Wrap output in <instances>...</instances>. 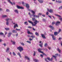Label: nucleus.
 I'll return each instance as SVG.
<instances>
[{"label": "nucleus", "mask_w": 62, "mask_h": 62, "mask_svg": "<svg viewBox=\"0 0 62 62\" xmlns=\"http://www.w3.org/2000/svg\"><path fill=\"white\" fill-rule=\"evenodd\" d=\"M2 17L3 18H5V17H7V16L6 15H2Z\"/></svg>", "instance_id": "2f4dec72"}, {"label": "nucleus", "mask_w": 62, "mask_h": 62, "mask_svg": "<svg viewBox=\"0 0 62 62\" xmlns=\"http://www.w3.org/2000/svg\"><path fill=\"white\" fill-rule=\"evenodd\" d=\"M27 23V22H26L24 23V24H26V25H27L28 24V23Z\"/></svg>", "instance_id": "c9c22d12"}, {"label": "nucleus", "mask_w": 62, "mask_h": 62, "mask_svg": "<svg viewBox=\"0 0 62 62\" xmlns=\"http://www.w3.org/2000/svg\"><path fill=\"white\" fill-rule=\"evenodd\" d=\"M16 30H17V31H20L21 30L20 29H16Z\"/></svg>", "instance_id": "4d7b16f0"}, {"label": "nucleus", "mask_w": 62, "mask_h": 62, "mask_svg": "<svg viewBox=\"0 0 62 62\" xmlns=\"http://www.w3.org/2000/svg\"><path fill=\"white\" fill-rule=\"evenodd\" d=\"M28 22H29V23L32 24V26H36V24H33V22H31V21H28Z\"/></svg>", "instance_id": "20e7f679"}, {"label": "nucleus", "mask_w": 62, "mask_h": 62, "mask_svg": "<svg viewBox=\"0 0 62 62\" xmlns=\"http://www.w3.org/2000/svg\"><path fill=\"white\" fill-rule=\"evenodd\" d=\"M41 49L40 48L38 49V51L39 53H43V52L41 51Z\"/></svg>", "instance_id": "ddd939ff"}, {"label": "nucleus", "mask_w": 62, "mask_h": 62, "mask_svg": "<svg viewBox=\"0 0 62 62\" xmlns=\"http://www.w3.org/2000/svg\"><path fill=\"white\" fill-rule=\"evenodd\" d=\"M10 20L11 21V19H10V18H7L6 19V20L7 21V22L6 23V24L7 25H8V21H9Z\"/></svg>", "instance_id": "7ed1b4c3"}, {"label": "nucleus", "mask_w": 62, "mask_h": 62, "mask_svg": "<svg viewBox=\"0 0 62 62\" xmlns=\"http://www.w3.org/2000/svg\"><path fill=\"white\" fill-rule=\"evenodd\" d=\"M16 27H18V25H17V24H16L14 26V28H16Z\"/></svg>", "instance_id": "a878e982"}, {"label": "nucleus", "mask_w": 62, "mask_h": 62, "mask_svg": "<svg viewBox=\"0 0 62 62\" xmlns=\"http://www.w3.org/2000/svg\"><path fill=\"white\" fill-rule=\"evenodd\" d=\"M29 40L30 41H31V40H33V39H31V38H30Z\"/></svg>", "instance_id": "338daca9"}, {"label": "nucleus", "mask_w": 62, "mask_h": 62, "mask_svg": "<svg viewBox=\"0 0 62 62\" xmlns=\"http://www.w3.org/2000/svg\"><path fill=\"white\" fill-rule=\"evenodd\" d=\"M41 15V14L40 13H39L38 14V16H40V15Z\"/></svg>", "instance_id": "5fc2aeb1"}, {"label": "nucleus", "mask_w": 62, "mask_h": 62, "mask_svg": "<svg viewBox=\"0 0 62 62\" xmlns=\"http://www.w3.org/2000/svg\"><path fill=\"white\" fill-rule=\"evenodd\" d=\"M45 61H46V62H49V61H48L47 60V59H45Z\"/></svg>", "instance_id": "3c124183"}, {"label": "nucleus", "mask_w": 62, "mask_h": 62, "mask_svg": "<svg viewBox=\"0 0 62 62\" xmlns=\"http://www.w3.org/2000/svg\"><path fill=\"white\" fill-rule=\"evenodd\" d=\"M59 8V9H61L62 8V6H61V7H60Z\"/></svg>", "instance_id": "37998d69"}, {"label": "nucleus", "mask_w": 62, "mask_h": 62, "mask_svg": "<svg viewBox=\"0 0 62 62\" xmlns=\"http://www.w3.org/2000/svg\"><path fill=\"white\" fill-rule=\"evenodd\" d=\"M51 36L52 37V38L54 40H55V36H54V35L53 34H52Z\"/></svg>", "instance_id": "6e6552de"}, {"label": "nucleus", "mask_w": 62, "mask_h": 62, "mask_svg": "<svg viewBox=\"0 0 62 62\" xmlns=\"http://www.w3.org/2000/svg\"><path fill=\"white\" fill-rule=\"evenodd\" d=\"M4 35V33H3L2 32H1L0 33V35Z\"/></svg>", "instance_id": "a19ab883"}, {"label": "nucleus", "mask_w": 62, "mask_h": 62, "mask_svg": "<svg viewBox=\"0 0 62 62\" xmlns=\"http://www.w3.org/2000/svg\"><path fill=\"white\" fill-rule=\"evenodd\" d=\"M55 15V16H57L58 17H60V18H61V16L59 15H56V14Z\"/></svg>", "instance_id": "72a5a7b5"}, {"label": "nucleus", "mask_w": 62, "mask_h": 62, "mask_svg": "<svg viewBox=\"0 0 62 62\" xmlns=\"http://www.w3.org/2000/svg\"><path fill=\"white\" fill-rule=\"evenodd\" d=\"M32 30H34V31H36V29H34V28H33Z\"/></svg>", "instance_id": "052dcab7"}, {"label": "nucleus", "mask_w": 62, "mask_h": 62, "mask_svg": "<svg viewBox=\"0 0 62 62\" xmlns=\"http://www.w3.org/2000/svg\"><path fill=\"white\" fill-rule=\"evenodd\" d=\"M47 59L50 61H52V60H53V58H52L51 59L49 57H47Z\"/></svg>", "instance_id": "1a4fd4ad"}, {"label": "nucleus", "mask_w": 62, "mask_h": 62, "mask_svg": "<svg viewBox=\"0 0 62 62\" xmlns=\"http://www.w3.org/2000/svg\"><path fill=\"white\" fill-rule=\"evenodd\" d=\"M10 48H8L6 50V52L7 53H9V50Z\"/></svg>", "instance_id": "4468645a"}, {"label": "nucleus", "mask_w": 62, "mask_h": 62, "mask_svg": "<svg viewBox=\"0 0 62 62\" xmlns=\"http://www.w3.org/2000/svg\"><path fill=\"white\" fill-rule=\"evenodd\" d=\"M45 34H41L42 38L43 39H46V37H45Z\"/></svg>", "instance_id": "f8f14e48"}, {"label": "nucleus", "mask_w": 62, "mask_h": 62, "mask_svg": "<svg viewBox=\"0 0 62 62\" xmlns=\"http://www.w3.org/2000/svg\"><path fill=\"white\" fill-rule=\"evenodd\" d=\"M43 45V43H42L41 44H39V45L40 46V47H42V48L43 47V46H42Z\"/></svg>", "instance_id": "473e14b6"}, {"label": "nucleus", "mask_w": 62, "mask_h": 62, "mask_svg": "<svg viewBox=\"0 0 62 62\" xmlns=\"http://www.w3.org/2000/svg\"><path fill=\"white\" fill-rule=\"evenodd\" d=\"M56 2H57L59 3L60 4H61V3H62V1H61L58 0L57 1H56Z\"/></svg>", "instance_id": "b1692460"}, {"label": "nucleus", "mask_w": 62, "mask_h": 62, "mask_svg": "<svg viewBox=\"0 0 62 62\" xmlns=\"http://www.w3.org/2000/svg\"><path fill=\"white\" fill-rule=\"evenodd\" d=\"M32 19L33 21H35V18H32Z\"/></svg>", "instance_id": "8fccbe9b"}, {"label": "nucleus", "mask_w": 62, "mask_h": 62, "mask_svg": "<svg viewBox=\"0 0 62 62\" xmlns=\"http://www.w3.org/2000/svg\"><path fill=\"white\" fill-rule=\"evenodd\" d=\"M22 4H23V6H24V2H22Z\"/></svg>", "instance_id": "864d4df0"}, {"label": "nucleus", "mask_w": 62, "mask_h": 62, "mask_svg": "<svg viewBox=\"0 0 62 62\" xmlns=\"http://www.w3.org/2000/svg\"><path fill=\"white\" fill-rule=\"evenodd\" d=\"M47 10L49 11V12H50V13H52V12H53V10H52V9H51L50 10H49V9H47Z\"/></svg>", "instance_id": "9d476101"}, {"label": "nucleus", "mask_w": 62, "mask_h": 62, "mask_svg": "<svg viewBox=\"0 0 62 62\" xmlns=\"http://www.w3.org/2000/svg\"><path fill=\"white\" fill-rule=\"evenodd\" d=\"M2 11V9L1 8H0V11Z\"/></svg>", "instance_id": "774afa93"}, {"label": "nucleus", "mask_w": 62, "mask_h": 62, "mask_svg": "<svg viewBox=\"0 0 62 62\" xmlns=\"http://www.w3.org/2000/svg\"><path fill=\"white\" fill-rule=\"evenodd\" d=\"M11 42L12 43L13 45H15V42L14 41H13L12 40H11Z\"/></svg>", "instance_id": "412c9836"}, {"label": "nucleus", "mask_w": 62, "mask_h": 62, "mask_svg": "<svg viewBox=\"0 0 62 62\" xmlns=\"http://www.w3.org/2000/svg\"><path fill=\"white\" fill-rule=\"evenodd\" d=\"M11 33H8V37H10V36H11Z\"/></svg>", "instance_id": "5701e85b"}, {"label": "nucleus", "mask_w": 62, "mask_h": 62, "mask_svg": "<svg viewBox=\"0 0 62 62\" xmlns=\"http://www.w3.org/2000/svg\"><path fill=\"white\" fill-rule=\"evenodd\" d=\"M42 15V16H43V17H45V15Z\"/></svg>", "instance_id": "e2e57ef3"}, {"label": "nucleus", "mask_w": 62, "mask_h": 62, "mask_svg": "<svg viewBox=\"0 0 62 62\" xmlns=\"http://www.w3.org/2000/svg\"><path fill=\"white\" fill-rule=\"evenodd\" d=\"M27 42H28V43H30V44H31V42H30V41H27Z\"/></svg>", "instance_id": "79ce46f5"}, {"label": "nucleus", "mask_w": 62, "mask_h": 62, "mask_svg": "<svg viewBox=\"0 0 62 62\" xmlns=\"http://www.w3.org/2000/svg\"><path fill=\"white\" fill-rule=\"evenodd\" d=\"M17 49L19 50L20 52H21L22 51H23V47L20 46H19L17 47Z\"/></svg>", "instance_id": "f03ea898"}, {"label": "nucleus", "mask_w": 62, "mask_h": 62, "mask_svg": "<svg viewBox=\"0 0 62 62\" xmlns=\"http://www.w3.org/2000/svg\"><path fill=\"white\" fill-rule=\"evenodd\" d=\"M26 6L27 8H29V5L28 4H26Z\"/></svg>", "instance_id": "4be33fe9"}, {"label": "nucleus", "mask_w": 62, "mask_h": 62, "mask_svg": "<svg viewBox=\"0 0 62 62\" xmlns=\"http://www.w3.org/2000/svg\"><path fill=\"white\" fill-rule=\"evenodd\" d=\"M61 31V29H59V33Z\"/></svg>", "instance_id": "bf43d9fd"}, {"label": "nucleus", "mask_w": 62, "mask_h": 62, "mask_svg": "<svg viewBox=\"0 0 62 62\" xmlns=\"http://www.w3.org/2000/svg\"><path fill=\"white\" fill-rule=\"evenodd\" d=\"M42 54H43V55H45L46 56V54H45L44 53H43H43H42Z\"/></svg>", "instance_id": "6e6d98bb"}, {"label": "nucleus", "mask_w": 62, "mask_h": 62, "mask_svg": "<svg viewBox=\"0 0 62 62\" xmlns=\"http://www.w3.org/2000/svg\"><path fill=\"white\" fill-rule=\"evenodd\" d=\"M57 50L59 52V53H61V50L59 48H58L57 49Z\"/></svg>", "instance_id": "c85d7f7f"}, {"label": "nucleus", "mask_w": 62, "mask_h": 62, "mask_svg": "<svg viewBox=\"0 0 62 62\" xmlns=\"http://www.w3.org/2000/svg\"><path fill=\"white\" fill-rule=\"evenodd\" d=\"M60 23V22L58 21L56 22V25H58L59 23Z\"/></svg>", "instance_id": "a211bd4d"}, {"label": "nucleus", "mask_w": 62, "mask_h": 62, "mask_svg": "<svg viewBox=\"0 0 62 62\" xmlns=\"http://www.w3.org/2000/svg\"><path fill=\"white\" fill-rule=\"evenodd\" d=\"M27 33L28 34H31V35H33V33L32 32H31L28 30V29L27 30Z\"/></svg>", "instance_id": "0eeeda50"}, {"label": "nucleus", "mask_w": 62, "mask_h": 62, "mask_svg": "<svg viewBox=\"0 0 62 62\" xmlns=\"http://www.w3.org/2000/svg\"><path fill=\"white\" fill-rule=\"evenodd\" d=\"M25 58H26V59H27V60H28L29 61L30 60V58L29 57H28L27 56H25Z\"/></svg>", "instance_id": "dca6fc26"}, {"label": "nucleus", "mask_w": 62, "mask_h": 62, "mask_svg": "<svg viewBox=\"0 0 62 62\" xmlns=\"http://www.w3.org/2000/svg\"><path fill=\"white\" fill-rule=\"evenodd\" d=\"M33 61L35 62H38L39 61V60L36 59H34Z\"/></svg>", "instance_id": "393cba45"}, {"label": "nucleus", "mask_w": 62, "mask_h": 62, "mask_svg": "<svg viewBox=\"0 0 62 62\" xmlns=\"http://www.w3.org/2000/svg\"><path fill=\"white\" fill-rule=\"evenodd\" d=\"M58 33L57 32H54V35H55V36H56L58 34Z\"/></svg>", "instance_id": "cd10ccee"}, {"label": "nucleus", "mask_w": 62, "mask_h": 62, "mask_svg": "<svg viewBox=\"0 0 62 62\" xmlns=\"http://www.w3.org/2000/svg\"><path fill=\"white\" fill-rule=\"evenodd\" d=\"M27 28H30V29H32V27L30 26L28 27Z\"/></svg>", "instance_id": "a18cd8bd"}, {"label": "nucleus", "mask_w": 62, "mask_h": 62, "mask_svg": "<svg viewBox=\"0 0 62 62\" xmlns=\"http://www.w3.org/2000/svg\"><path fill=\"white\" fill-rule=\"evenodd\" d=\"M49 27L51 29H52V30H54V28L53 27V26L51 25H50L49 26Z\"/></svg>", "instance_id": "2eb2a0df"}, {"label": "nucleus", "mask_w": 62, "mask_h": 62, "mask_svg": "<svg viewBox=\"0 0 62 62\" xmlns=\"http://www.w3.org/2000/svg\"><path fill=\"white\" fill-rule=\"evenodd\" d=\"M35 34L37 36H39V34L37 32H36L35 33Z\"/></svg>", "instance_id": "bb28decb"}, {"label": "nucleus", "mask_w": 62, "mask_h": 62, "mask_svg": "<svg viewBox=\"0 0 62 62\" xmlns=\"http://www.w3.org/2000/svg\"><path fill=\"white\" fill-rule=\"evenodd\" d=\"M46 46H47V44L46 43L45 44V46L46 47Z\"/></svg>", "instance_id": "de8ad7c7"}, {"label": "nucleus", "mask_w": 62, "mask_h": 62, "mask_svg": "<svg viewBox=\"0 0 62 62\" xmlns=\"http://www.w3.org/2000/svg\"><path fill=\"white\" fill-rule=\"evenodd\" d=\"M46 14L47 15H48L49 14V13H48V12H47V13H46Z\"/></svg>", "instance_id": "680f3d73"}, {"label": "nucleus", "mask_w": 62, "mask_h": 62, "mask_svg": "<svg viewBox=\"0 0 62 62\" xmlns=\"http://www.w3.org/2000/svg\"><path fill=\"white\" fill-rule=\"evenodd\" d=\"M13 55L15 56L16 55V54L15 53H14V52H13Z\"/></svg>", "instance_id": "4c0bfd02"}, {"label": "nucleus", "mask_w": 62, "mask_h": 62, "mask_svg": "<svg viewBox=\"0 0 62 62\" xmlns=\"http://www.w3.org/2000/svg\"><path fill=\"white\" fill-rule=\"evenodd\" d=\"M48 48L49 50H50V49H51V47H48Z\"/></svg>", "instance_id": "69168bd1"}, {"label": "nucleus", "mask_w": 62, "mask_h": 62, "mask_svg": "<svg viewBox=\"0 0 62 62\" xmlns=\"http://www.w3.org/2000/svg\"><path fill=\"white\" fill-rule=\"evenodd\" d=\"M12 32H13V33H15H15H17V31H15V30H13L12 31Z\"/></svg>", "instance_id": "e433bc0d"}, {"label": "nucleus", "mask_w": 62, "mask_h": 62, "mask_svg": "<svg viewBox=\"0 0 62 62\" xmlns=\"http://www.w3.org/2000/svg\"><path fill=\"white\" fill-rule=\"evenodd\" d=\"M44 0H38V1L40 3L42 4L43 3Z\"/></svg>", "instance_id": "9b49d317"}, {"label": "nucleus", "mask_w": 62, "mask_h": 62, "mask_svg": "<svg viewBox=\"0 0 62 62\" xmlns=\"http://www.w3.org/2000/svg\"><path fill=\"white\" fill-rule=\"evenodd\" d=\"M7 60H8V61L9 62H10V59H9V58H7Z\"/></svg>", "instance_id": "ea45409f"}, {"label": "nucleus", "mask_w": 62, "mask_h": 62, "mask_svg": "<svg viewBox=\"0 0 62 62\" xmlns=\"http://www.w3.org/2000/svg\"><path fill=\"white\" fill-rule=\"evenodd\" d=\"M31 12L33 14L32 16L33 17H36V18H39V15L37 16L36 15H34L35 14V13L33 10L31 11Z\"/></svg>", "instance_id": "f257e3e1"}, {"label": "nucleus", "mask_w": 62, "mask_h": 62, "mask_svg": "<svg viewBox=\"0 0 62 62\" xmlns=\"http://www.w3.org/2000/svg\"><path fill=\"white\" fill-rule=\"evenodd\" d=\"M5 30H9V28H5Z\"/></svg>", "instance_id": "f704fd0d"}, {"label": "nucleus", "mask_w": 62, "mask_h": 62, "mask_svg": "<svg viewBox=\"0 0 62 62\" xmlns=\"http://www.w3.org/2000/svg\"><path fill=\"white\" fill-rule=\"evenodd\" d=\"M17 7L18 9H23L24 8L22 7H21L19 6H17Z\"/></svg>", "instance_id": "423d86ee"}, {"label": "nucleus", "mask_w": 62, "mask_h": 62, "mask_svg": "<svg viewBox=\"0 0 62 62\" xmlns=\"http://www.w3.org/2000/svg\"><path fill=\"white\" fill-rule=\"evenodd\" d=\"M17 54L18 55H19V57H20V58L21 57V54H20V53L18 52V53Z\"/></svg>", "instance_id": "c756f323"}, {"label": "nucleus", "mask_w": 62, "mask_h": 62, "mask_svg": "<svg viewBox=\"0 0 62 62\" xmlns=\"http://www.w3.org/2000/svg\"><path fill=\"white\" fill-rule=\"evenodd\" d=\"M59 19L62 22V18H60Z\"/></svg>", "instance_id": "603ef678"}, {"label": "nucleus", "mask_w": 62, "mask_h": 62, "mask_svg": "<svg viewBox=\"0 0 62 62\" xmlns=\"http://www.w3.org/2000/svg\"><path fill=\"white\" fill-rule=\"evenodd\" d=\"M21 45L23 46H24V44L23 43H21Z\"/></svg>", "instance_id": "49530a36"}, {"label": "nucleus", "mask_w": 62, "mask_h": 62, "mask_svg": "<svg viewBox=\"0 0 62 62\" xmlns=\"http://www.w3.org/2000/svg\"><path fill=\"white\" fill-rule=\"evenodd\" d=\"M54 24V22H52V25H53Z\"/></svg>", "instance_id": "0e129e2a"}, {"label": "nucleus", "mask_w": 62, "mask_h": 62, "mask_svg": "<svg viewBox=\"0 0 62 62\" xmlns=\"http://www.w3.org/2000/svg\"><path fill=\"white\" fill-rule=\"evenodd\" d=\"M37 23H39V21H38L36 20L34 22V23L36 24H37Z\"/></svg>", "instance_id": "aec40b11"}, {"label": "nucleus", "mask_w": 62, "mask_h": 62, "mask_svg": "<svg viewBox=\"0 0 62 62\" xmlns=\"http://www.w3.org/2000/svg\"><path fill=\"white\" fill-rule=\"evenodd\" d=\"M40 56L41 57H43V55L41 54L40 55Z\"/></svg>", "instance_id": "13d9d810"}, {"label": "nucleus", "mask_w": 62, "mask_h": 62, "mask_svg": "<svg viewBox=\"0 0 62 62\" xmlns=\"http://www.w3.org/2000/svg\"><path fill=\"white\" fill-rule=\"evenodd\" d=\"M6 11L7 12H9V9H6Z\"/></svg>", "instance_id": "09e8293b"}, {"label": "nucleus", "mask_w": 62, "mask_h": 62, "mask_svg": "<svg viewBox=\"0 0 62 62\" xmlns=\"http://www.w3.org/2000/svg\"><path fill=\"white\" fill-rule=\"evenodd\" d=\"M10 0H8V1L9 2V3H10V4H11L12 5H13V4H14V5H15V3L14 2H13V4H12V2H11L10 1Z\"/></svg>", "instance_id": "f3484780"}, {"label": "nucleus", "mask_w": 62, "mask_h": 62, "mask_svg": "<svg viewBox=\"0 0 62 62\" xmlns=\"http://www.w3.org/2000/svg\"><path fill=\"white\" fill-rule=\"evenodd\" d=\"M42 21H43V22H46V20L45 19H44L43 18V19Z\"/></svg>", "instance_id": "c03bdc74"}, {"label": "nucleus", "mask_w": 62, "mask_h": 62, "mask_svg": "<svg viewBox=\"0 0 62 62\" xmlns=\"http://www.w3.org/2000/svg\"><path fill=\"white\" fill-rule=\"evenodd\" d=\"M31 37L32 39H34L35 38V36L32 35L31 36Z\"/></svg>", "instance_id": "7c9ffc66"}, {"label": "nucleus", "mask_w": 62, "mask_h": 62, "mask_svg": "<svg viewBox=\"0 0 62 62\" xmlns=\"http://www.w3.org/2000/svg\"><path fill=\"white\" fill-rule=\"evenodd\" d=\"M14 11L15 13H17V14H18L19 13V12H18V10L16 9L14 10Z\"/></svg>", "instance_id": "6ab92c4d"}, {"label": "nucleus", "mask_w": 62, "mask_h": 62, "mask_svg": "<svg viewBox=\"0 0 62 62\" xmlns=\"http://www.w3.org/2000/svg\"><path fill=\"white\" fill-rule=\"evenodd\" d=\"M55 55L56 56H53V57H54L55 58V60L56 61V56H59L60 57V54L58 55V54H55Z\"/></svg>", "instance_id": "39448f33"}, {"label": "nucleus", "mask_w": 62, "mask_h": 62, "mask_svg": "<svg viewBox=\"0 0 62 62\" xmlns=\"http://www.w3.org/2000/svg\"><path fill=\"white\" fill-rule=\"evenodd\" d=\"M35 55H36V52H35V51H34V54H33V56H35Z\"/></svg>", "instance_id": "58836bf2"}]
</instances>
